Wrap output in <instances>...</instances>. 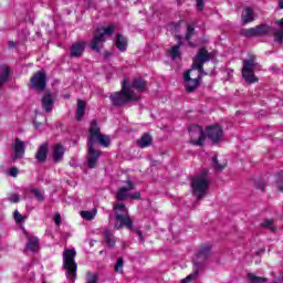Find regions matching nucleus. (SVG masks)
Here are the masks:
<instances>
[{
    "mask_svg": "<svg viewBox=\"0 0 283 283\" xmlns=\"http://www.w3.org/2000/svg\"><path fill=\"white\" fill-rule=\"evenodd\" d=\"M127 87H130L132 92H134V90H136L137 92H145V90H147V82H145L140 77H137L132 82L130 85L127 84Z\"/></svg>",
    "mask_w": 283,
    "mask_h": 283,
    "instance_id": "nucleus-16",
    "label": "nucleus"
},
{
    "mask_svg": "<svg viewBox=\"0 0 283 283\" xmlns=\"http://www.w3.org/2000/svg\"><path fill=\"white\" fill-rule=\"evenodd\" d=\"M211 185V179H209V172L207 170L201 171L199 175L192 178L190 184L192 196L197 200H202L207 196V190Z\"/></svg>",
    "mask_w": 283,
    "mask_h": 283,
    "instance_id": "nucleus-2",
    "label": "nucleus"
},
{
    "mask_svg": "<svg viewBox=\"0 0 283 283\" xmlns=\"http://www.w3.org/2000/svg\"><path fill=\"white\" fill-rule=\"evenodd\" d=\"M198 277V271H195L193 273L189 274L187 277L180 281V283H190L193 282Z\"/></svg>",
    "mask_w": 283,
    "mask_h": 283,
    "instance_id": "nucleus-42",
    "label": "nucleus"
},
{
    "mask_svg": "<svg viewBox=\"0 0 283 283\" xmlns=\"http://www.w3.org/2000/svg\"><path fill=\"white\" fill-rule=\"evenodd\" d=\"M193 32H196V28L193 27V24H189L187 27V32H186V41H189L191 39V36H193Z\"/></svg>",
    "mask_w": 283,
    "mask_h": 283,
    "instance_id": "nucleus-40",
    "label": "nucleus"
},
{
    "mask_svg": "<svg viewBox=\"0 0 283 283\" xmlns=\"http://www.w3.org/2000/svg\"><path fill=\"white\" fill-rule=\"evenodd\" d=\"M101 154V150H96L94 146L88 145L87 165L90 169H95L96 165H98Z\"/></svg>",
    "mask_w": 283,
    "mask_h": 283,
    "instance_id": "nucleus-12",
    "label": "nucleus"
},
{
    "mask_svg": "<svg viewBox=\"0 0 283 283\" xmlns=\"http://www.w3.org/2000/svg\"><path fill=\"white\" fill-rule=\"evenodd\" d=\"M256 70H260V64H258L253 55L248 60H243L242 76L247 83H258V77L255 76Z\"/></svg>",
    "mask_w": 283,
    "mask_h": 283,
    "instance_id": "nucleus-7",
    "label": "nucleus"
},
{
    "mask_svg": "<svg viewBox=\"0 0 283 283\" xmlns=\"http://www.w3.org/2000/svg\"><path fill=\"white\" fill-rule=\"evenodd\" d=\"M207 136L212 143H220L223 136L222 128L220 126H210L207 129Z\"/></svg>",
    "mask_w": 283,
    "mask_h": 283,
    "instance_id": "nucleus-14",
    "label": "nucleus"
},
{
    "mask_svg": "<svg viewBox=\"0 0 283 283\" xmlns=\"http://www.w3.org/2000/svg\"><path fill=\"white\" fill-rule=\"evenodd\" d=\"M279 8H281V10H283V0H279Z\"/></svg>",
    "mask_w": 283,
    "mask_h": 283,
    "instance_id": "nucleus-49",
    "label": "nucleus"
},
{
    "mask_svg": "<svg viewBox=\"0 0 283 283\" xmlns=\"http://www.w3.org/2000/svg\"><path fill=\"white\" fill-rule=\"evenodd\" d=\"M211 251V245H203L199 250V255H209Z\"/></svg>",
    "mask_w": 283,
    "mask_h": 283,
    "instance_id": "nucleus-43",
    "label": "nucleus"
},
{
    "mask_svg": "<svg viewBox=\"0 0 283 283\" xmlns=\"http://www.w3.org/2000/svg\"><path fill=\"white\" fill-rule=\"evenodd\" d=\"M86 283H98V274L92 272L86 273Z\"/></svg>",
    "mask_w": 283,
    "mask_h": 283,
    "instance_id": "nucleus-39",
    "label": "nucleus"
},
{
    "mask_svg": "<svg viewBox=\"0 0 283 283\" xmlns=\"http://www.w3.org/2000/svg\"><path fill=\"white\" fill-rule=\"evenodd\" d=\"M241 21L243 23H251L255 21V13L252 8H245L241 14Z\"/></svg>",
    "mask_w": 283,
    "mask_h": 283,
    "instance_id": "nucleus-20",
    "label": "nucleus"
},
{
    "mask_svg": "<svg viewBox=\"0 0 283 283\" xmlns=\"http://www.w3.org/2000/svg\"><path fill=\"white\" fill-rule=\"evenodd\" d=\"M276 189L283 193V171L279 172L276 180Z\"/></svg>",
    "mask_w": 283,
    "mask_h": 283,
    "instance_id": "nucleus-41",
    "label": "nucleus"
},
{
    "mask_svg": "<svg viewBox=\"0 0 283 283\" xmlns=\"http://www.w3.org/2000/svg\"><path fill=\"white\" fill-rule=\"evenodd\" d=\"M277 282H282V280H279V281H274V283H277Z\"/></svg>",
    "mask_w": 283,
    "mask_h": 283,
    "instance_id": "nucleus-52",
    "label": "nucleus"
},
{
    "mask_svg": "<svg viewBox=\"0 0 283 283\" xmlns=\"http://www.w3.org/2000/svg\"><path fill=\"white\" fill-rule=\"evenodd\" d=\"M275 25H277V28H281V30L274 32L275 41H277V43H282L283 42V18L281 20L275 21Z\"/></svg>",
    "mask_w": 283,
    "mask_h": 283,
    "instance_id": "nucleus-30",
    "label": "nucleus"
},
{
    "mask_svg": "<svg viewBox=\"0 0 283 283\" xmlns=\"http://www.w3.org/2000/svg\"><path fill=\"white\" fill-rule=\"evenodd\" d=\"M96 213H98V210L96 208H93L92 210L81 211L80 216L83 218V220H94L96 218Z\"/></svg>",
    "mask_w": 283,
    "mask_h": 283,
    "instance_id": "nucleus-29",
    "label": "nucleus"
},
{
    "mask_svg": "<svg viewBox=\"0 0 283 283\" xmlns=\"http://www.w3.org/2000/svg\"><path fill=\"white\" fill-rule=\"evenodd\" d=\"M169 54L174 61H176V59H180V42L179 44L171 48Z\"/></svg>",
    "mask_w": 283,
    "mask_h": 283,
    "instance_id": "nucleus-34",
    "label": "nucleus"
},
{
    "mask_svg": "<svg viewBox=\"0 0 283 283\" xmlns=\"http://www.w3.org/2000/svg\"><path fill=\"white\" fill-rule=\"evenodd\" d=\"M138 147L140 149H145V147H149L151 145V135L144 134L139 140H137Z\"/></svg>",
    "mask_w": 283,
    "mask_h": 283,
    "instance_id": "nucleus-28",
    "label": "nucleus"
},
{
    "mask_svg": "<svg viewBox=\"0 0 283 283\" xmlns=\"http://www.w3.org/2000/svg\"><path fill=\"white\" fill-rule=\"evenodd\" d=\"M13 218H14L17 224H23V222H25V220H27L28 217H25V216L19 213V210H15V211L13 212Z\"/></svg>",
    "mask_w": 283,
    "mask_h": 283,
    "instance_id": "nucleus-36",
    "label": "nucleus"
},
{
    "mask_svg": "<svg viewBox=\"0 0 283 283\" xmlns=\"http://www.w3.org/2000/svg\"><path fill=\"white\" fill-rule=\"evenodd\" d=\"M52 156L54 163H61V160H63V156H65V148L61 146V144H56L53 147Z\"/></svg>",
    "mask_w": 283,
    "mask_h": 283,
    "instance_id": "nucleus-19",
    "label": "nucleus"
},
{
    "mask_svg": "<svg viewBox=\"0 0 283 283\" xmlns=\"http://www.w3.org/2000/svg\"><path fill=\"white\" fill-rule=\"evenodd\" d=\"M96 143H99L103 147H107L109 145V136L101 134V127L94 119L92 120L88 129V145L94 147Z\"/></svg>",
    "mask_w": 283,
    "mask_h": 283,
    "instance_id": "nucleus-5",
    "label": "nucleus"
},
{
    "mask_svg": "<svg viewBox=\"0 0 283 283\" xmlns=\"http://www.w3.org/2000/svg\"><path fill=\"white\" fill-rule=\"evenodd\" d=\"M212 165L217 171H222L227 167V159L219 160L218 157L212 158Z\"/></svg>",
    "mask_w": 283,
    "mask_h": 283,
    "instance_id": "nucleus-32",
    "label": "nucleus"
},
{
    "mask_svg": "<svg viewBox=\"0 0 283 283\" xmlns=\"http://www.w3.org/2000/svg\"><path fill=\"white\" fill-rule=\"evenodd\" d=\"M30 85H31L32 90H36V92H43V90H45V85H48L45 72L41 71V72L35 73L31 77Z\"/></svg>",
    "mask_w": 283,
    "mask_h": 283,
    "instance_id": "nucleus-10",
    "label": "nucleus"
},
{
    "mask_svg": "<svg viewBox=\"0 0 283 283\" xmlns=\"http://www.w3.org/2000/svg\"><path fill=\"white\" fill-rule=\"evenodd\" d=\"M39 125H41V124L35 123V127H36V128L39 127Z\"/></svg>",
    "mask_w": 283,
    "mask_h": 283,
    "instance_id": "nucleus-51",
    "label": "nucleus"
},
{
    "mask_svg": "<svg viewBox=\"0 0 283 283\" xmlns=\"http://www.w3.org/2000/svg\"><path fill=\"white\" fill-rule=\"evenodd\" d=\"M248 282L250 283H269V279L256 276L254 274H248Z\"/></svg>",
    "mask_w": 283,
    "mask_h": 283,
    "instance_id": "nucleus-33",
    "label": "nucleus"
},
{
    "mask_svg": "<svg viewBox=\"0 0 283 283\" xmlns=\"http://www.w3.org/2000/svg\"><path fill=\"white\" fill-rule=\"evenodd\" d=\"M208 61H211V53H209L207 49H199L197 55L193 59L192 69L187 71L184 74V77L200 82L202 78V74H205V70L202 69V66Z\"/></svg>",
    "mask_w": 283,
    "mask_h": 283,
    "instance_id": "nucleus-1",
    "label": "nucleus"
},
{
    "mask_svg": "<svg viewBox=\"0 0 283 283\" xmlns=\"http://www.w3.org/2000/svg\"><path fill=\"white\" fill-rule=\"evenodd\" d=\"M184 81H185V87L188 92H196V90H198V85H200V81L191 80L187 76L186 77L184 76Z\"/></svg>",
    "mask_w": 283,
    "mask_h": 283,
    "instance_id": "nucleus-23",
    "label": "nucleus"
},
{
    "mask_svg": "<svg viewBox=\"0 0 283 283\" xmlns=\"http://www.w3.org/2000/svg\"><path fill=\"white\" fill-rule=\"evenodd\" d=\"M13 160H19V158H23L25 154V142L20 140L19 138H15L13 143Z\"/></svg>",
    "mask_w": 283,
    "mask_h": 283,
    "instance_id": "nucleus-15",
    "label": "nucleus"
},
{
    "mask_svg": "<svg viewBox=\"0 0 283 283\" xmlns=\"http://www.w3.org/2000/svg\"><path fill=\"white\" fill-rule=\"evenodd\" d=\"M261 229H268L269 231L275 232L277 231V226H275V220L273 219H264L260 223Z\"/></svg>",
    "mask_w": 283,
    "mask_h": 283,
    "instance_id": "nucleus-26",
    "label": "nucleus"
},
{
    "mask_svg": "<svg viewBox=\"0 0 283 283\" xmlns=\"http://www.w3.org/2000/svg\"><path fill=\"white\" fill-rule=\"evenodd\" d=\"M8 78H10V67L8 65L0 66V87H3L6 83H8Z\"/></svg>",
    "mask_w": 283,
    "mask_h": 283,
    "instance_id": "nucleus-21",
    "label": "nucleus"
},
{
    "mask_svg": "<svg viewBox=\"0 0 283 283\" xmlns=\"http://www.w3.org/2000/svg\"><path fill=\"white\" fill-rule=\"evenodd\" d=\"M85 109H86L85 101L78 99L77 107L75 111L76 120L78 122L83 120V116H85Z\"/></svg>",
    "mask_w": 283,
    "mask_h": 283,
    "instance_id": "nucleus-22",
    "label": "nucleus"
},
{
    "mask_svg": "<svg viewBox=\"0 0 283 283\" xmlns=\"http://www.w3.org/2000/svg\"><path fill=\"white\" fill-rule=\"evenodd\" d=\"M134 189V184L132 180H127L126 185L120 187L117 191L116 199L119 201L125 200H139L140 199V192L132 193Z\"/></svg>",
    "mask_w": 283,
    "mask_h": 283,
    "instance_id": "nucleus-9",
    "label": "nucleus"
},
{
    "mask_svg": "<svg viewBox=\"0 0 283 283\" xmlns=\"http://www.w3.org/2000/svg\"><path fill=\"white\" fill-rule=\"evenodd\" d=\"M9 175L12 176V178H17L19 176V169L18 168H10L9 169Z\"/></svg>",
    "mask_w": 283,
    "mask_h": 283,
    "instance_id": "nucleus-44",
    "label": "nucleus"
},
{
    "mask_svg": "<svg viewBox=\"0 0 283 283\" xmlns=\"http://www.w3.org/2000/svg\"><path fill=\"white\" fill-rule=\"evenodd\" d=\"M203 8H205V3L202 2V0H197V10L201 12Z\"/></svg>",
    "mask_w": 283,
    "mask_h": 283,
    "instance_id": "nucleus-47",
    "label": "nucleus"
},
{
    "mask_svg": "<svg viewBox=\"0 0 283 283\" xmlns=\"http://www.w3.org/2000/svg\"><path fill=\"white\" fill-rule=\"evenodd\" d=\"M115 213V229H132L134 222L129 218V212H127V207L124 203L116 202L113 207Z\"/></svg>",
    "mask_w": 283,
    "mask_h": 283,
    "instance_id": "nucleus-4",
    "label": "nucleus"
},
{
    "mask_svg": "<svg viewBox=\"0 0 283 283\" xmlns=\"http://www.w3.org/2000/svg\"><path fill=\"white\" fill-rule=\"evenodd\" d=\"M83 52H85V42H77L71 46V56L74 59L82 56Z\"/></svg>",
    "mask_w": 283,
    "mask_h": 283,
    "instance_id": "nucleus-17",
    "label": "nucleus"
},
{
    "mask_svg": "<svg viewBox=\"0 0 283 283\" xmlns=\"http://www.w3.org/2000/svg\"><path fill=\"white\" fill-rule=\"evenodd\" d=\"M134 233L138 235L139 242H145V237H143V232L140 230H134Z\"/></svg>",
    "mask_w": 283,
    "mask_h": 283,
    "instance_id": "nucleus-46",
    "label": "nucleus"
},
{
    "mask_svg": "<svg viewBox=\"0 0 283 283\" xmlns=\"http://www.w3.org/2000/svg\"><path fill=\"white\" fill-rule=\"evenodd\" d=\"M10 48H14V42H9Z\"/></svg>",
    "mask_w": 283,
    "mask_h": 283,
    "instance_id": "nucleus-50",
    "label": "nucleus"
},
{
    "mask_svg": "<svg viewBox=\"0 0 283 283\" xmlns=\"http://www.w3.org/2000/svg\"><path fill=\"white\" fill-rule=\"evenodd\" d=\"M54 94L48 92L42 96L41 103H42V109L46 112V114H50L52 109H54Z\"/></svg>",
    "mask_w": 283,
    "mask_h": 283,
    "instance_id": "nucleus-13",
    "label": "nucleus"
},
{
    "mask_svg": "<svg viewBox=\"0 0 283 283\" xmlns=\"http://www.w3.org/2000/svg\"><path fill=\"white\" fill-rule=\"evenodd\" d=\"M35 158L39 163H45L48 158V145H42L39 147Z\"/></svg>",
    "mask_w": 283,
    "mask_h": 283,
    "instance_id": "nucleus-24",
    "label": "nucleus"
},
{
    "mask_svg": "<svg viewBox=\"0 0 283 283\" xmlns=\"http://www.w3.org/2000/svg\"><path fill=\"white\" fill-rule=\"evenodd\" d=\"M123 266H125V261L123 258H119L114 266L115 273H123Z\"/></svg>",
    "mask_w": 283,
    "mask_h": 283,
    "instance_id": "nucleus-38",
    "label": "nucleus"
},
{
    "mask_svg": "<svg viewBox=\"0 0 283 283\" xmlns=\"http://www.w3.org/2000/svg\"><path fill=\"white\" fill-rule=\"evenodd\" d=\"M31 193H33L34 198H36L39 202H43L45 200V196L43 195V191L36 188L31 189Z\"/></svg>",
    "mask_w": 283,
    "mask_h": 283,
    "instance_id": "nucleus-35",
    "label": "nucleus"
},
{
    "mask_svg": "<svg viewBox=\"0 0 283 283\" xmlns=\"http://www.w3.org/2000/svg\"><path fill=\"white\" fill-rule=\"evenodd\" d=\"M27 235V251H32L35 253V251H39V238L36 237H30L28 232H25Z\"/></svg>",
    "mask_w": 283,
    "mask_h": 283,
    "instance_id": "nucleus-18",
    "label": "nucleus"
},
{
    "mask_svg": "<svg viewBox=\"0 0 283 283\" xmlns=\"http://www.w3.org/2000/svg\"><path fill=\"white\" fill-rule=\"evenodd\" d=\"M256 36H266V34H271L272 29L269 24H260L256 25Z\"/></svg>",
    "mask_w": 283,
    "mask_h": 283,
    "instance_id": "nucleus-27",
    "label": "nucleus"
},
{
    "mask_svg": "<svg viewBox=\"0 0 283 283\" xmlns=\"http://www.w3.org/2000/svg\"><path fill=\"white\" fill-rule=\"evenodd\" d=\"M190 143L200 146L205 143V132L199 125H193L189 129Z\"/></svg>",
    "mask_w": 283,
    "mask_h": 283,
    "instance_id": "nucleus-11",
    "label": "nucleus"
},
{
    "mask_svg": "<svg viewBox=\"0 0 283 283\" xmlns=\"http://www.w3.org/2000/svg\"><path fill=\"white\" fill-rule=\"evenodd\" d=\"M104 238H105L106 244L111 247V249H114V247H116V240L114 239V234L112 233V231L106 230L104 232Z\"/></svg>",
    "mask_w": 283,
    "mask_h": 283,
    "instance_id": "nucleus-31",
    "label": "nucleus"
},
{
    "mask_svg": "<svg viewBox=\"0 0 283 283\" xmlns=\"http://www.w3.org/2000/svg\"><path fill=\"white\" fill-rule=\"evenodd\" d=\"M54 222H55V224H61V214L60 213H55L54 214Z\"/></svg>",
    "mask_w": 283,
    "mask_h": 283,
    "instance_id": "nucleus-48",
    "label": "nucleus"
},
{
    "mask_svg": "<svg viewBox=\"0 0 283 283\" xmlns=\"http://www.w3.org/2000/svg\"><path fill=\"white\" fill-rule=\"evenodd\" d=\"M114 34V25L108 28L99 27L95 33L91 48L94 52H101L103 50V44L105 43V36H112Z\"/></svg>",
    "mask_w": 283,
    "mask_h": 283,
    "instance_id": "nucleus-8",
    "label": "nucleus"
},
{
    "mask_svg": "<svg viewBox=\"0 0 283 283\" xmlns=\"http://www.w3.org/2000/svg\"><path fill=\"white\" fill-rule=\"evenodd\" d=\"M242 34L248 38L258 36L256 27L242 30Z\"/></svg>",
    "mask_w": 283,
    "mask_h": 283,
    "instance_id": "nucleus-37",
    "label": "nucleus"
},
{
    "mask_svg": "<svg viewBox=\"0 0 283 283\" xmlns=\"http://www.w3.org/2000/svg\"><path fill=\"white\" fill-rule=\"evenodd\" d=\"M113 105L120 106L125 103H132V101H138L136 92L132 91V87L127 86V81L123 82L122 92H116L111 95Z\"/></svg>",
    "mask_w": 283,
    "mask_h": 283,
    "instance_id": "nucleus-3",
    "label": "nucleus"
},
{
    "mask_svg": "<svg viewBox=\"0 0 283 283\" xmlns=\"http://www.w3.org/2000/svg\"><path fill=\"white\" fill-rule=\"evenodd\" d=\"M115 45L119 52H125L127 50V38L123 36V34H117Z\"/></svg>",
    "mask_w": 283,
    "mask_h": 283,
    "instance_id": "nucleus-25",
    "label": "nucleus"
},
{
    "mask_svg": "<svg viewBox=\"0 0 283 283\" xmlns=\"http://www.w3.org/2000/svg\"><path fill=\"white\" fill-rule=\"evenodd\" d=\"M8 200H9V202H14V203H17V202H19L20 198H19V195L13 193V195H11V196L8 198Z\"/></svg>",
    "mask_w": 283,
    "mask_h": 283,
    "instance_id": "nucleus-45",
    "label": "nucleus"
},
{
    "mask_svg": "<svg viewBox=\"0 0 283 283\" xmlns=\"http://www.w3.org/2000/svg\"><path fill=\"white\" fill-rule=\"evenodd\" d=\"M74 258H76V250L74 249H66L63 253V264L64 269H66V277L67 280H76V261H74Z\"/></svg>",
    "mask_w": 283,
    "mask_h": 283,
    "instance_id": "nucleus-6",
    "label": "nucleus"
}]
</instances>
